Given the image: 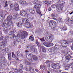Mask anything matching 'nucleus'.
<instances>
[{
    "mask_svg": "<svg viewBox=\"0 0 73 73\" xmlns=\"http://www.w3.org/2000/svg\"><path fill=\"white\" fill-rule=\"evenodd\" d=\"M29 21V20L27 18H23L22 19V23L23 24H24L25 26L27 28H32L33 25H32L31 23L29 22H27Z\"/></svg>",
    "mask_w": 73,
    "mask_h": 73,
    "instance_id": "nucleus-1",
    "label": "nucleus"
},
{
    "mask_svg": "<svg viewBox=\"0 0 73 73\" xmlns=\"http://www.w3.org/2000/svg\"><path fill=\"white\" fill-rule=\"evenodd\" d=\"M41 5L40 4H39L35 5L34 7V8H35V9H36V12L37 13L39 14L40 15V17H41L42 15L41 14V11H40V8H41Z\"/></svg>",
    "mask_w": 73,
    "mask_h": 73,
    "instance_id": "nucleus-2",
    "label": "nucleus"
},
{
    "mask_svg": "<svg viewBox=\"0 0 73 73\" xmlns=\"http://www.w3.org/2000/svg\"><path fill=\"white\" fill-rule=\"evenodd\" d=\"M50 27L52 28H53V29L55 28V27H56V24H57V23L56 21L53 20H51L50 21L49 23Z\"/></svg>",
    "mask_w": 73,
    "mask_h": 73,
    "instance_id": "nucleus-3",
    "label": "nucleus"
},
{
    "mask_svg": "<svg viewBox=\"0 0 73 73\" xmlns=\"http://www.w3.org/2000/svg\"><path fill=\"white\" fill-rule=\"evenodd\" d=\"M28 34L27 32L25 31H23L22 32L21 34V39L26 38L28 36Z\"/></svg>",
    "mask_w": 73,
    "mask_h": 73,
    "instance_id": "nucleus-4",
    "label": "nucleus"
},
{
    "mask_svg": "<svg viewBox=\"0 0 73 73\" xmlns=\"http://www.w3.org/2000/svg\"><path fill=\"white\" fill-rule=\"evenodd\" d=\"M57 46H54L55 48H50L48 49V51L50 52H52L53 53H55L57 51Z\"/></svg>",
    "mask_w": 73,
    "mask_h": 73,
    "instance_id": "nucleus-5",
    "label": "nucleus"
},
{
    "mask_svg": "<svg viewBox=\"0 0 73 73\" xmlns=\"http://www.w3.org/2000/svg\"><path fill=\"white\" fill-rule=\"evenodd\" d=\"M13 31H10L9 34V35L11 37V38H14L15 37V35H14V32H16V31L14 30V29H13Z\"/></svg>",
    "mask_w": 73,
    "mask_h": 73,
    "instance_id": "nucleus-6",
    "label": "nucleus"
},
{
    "mask_svg": "<svg viewBox=\"0 0 73 73\" xmlns=\"http://www.w3.org/2000/svg\"><path fill=\"white\" fill-rule=\"evenodd\" d=\"M64 44L67 45H69V43H71L72 42V39H69L64 41Z\"/></svg>",
    "mask_w": 73,
    "mask_h": 73,
    "instance_id": "nucleus-7",
    "label": "nucleus"
},
{
    "mask_svg": "<svg viewBox=\"0 0 73 73\" xmlns=\"http://www.w3.org/2000/svg\"><path fill=\"white\" fill-rule=\"evenodd\" d=\"M48 41L51 42H52V41H53V38H54V36L52 34H50L49 36H48Z\"/></svg>",
    "mask_w": 73,
    "mask_h": 73,
    "instance_id": "nucleus-8",
    "label": "nucleus"
},
{
    "mask_svg": "<svg viewBox=\"0 0 73 73\" xmlns=\"http://www.w3.org/2000/svg\"><path fill=\"white\" fill-rule=\"evenodd\" d=\"M6 45L5 43V41H2L1 42V44L0 45V50H1L2 48H4L5 45Z\"/></svg>",
    "mask_w": 73,
    "mask_h": 73,
    "instance_id": "nucleus-9",
    "label": "nucleus"
},
{
    "mask_svg": "<svg viewBox=\"0 0 73 73\" xmlns=\"http://www.w3.org/2000/svg\"><path fill=\"white\" fill-rule=\"evenodd\" d=\"M20 3L22 5H24L27 6V5H28V3H27L24 1H20Z\"/></svg>",
    "mask_w": 73,
    "mask_h": 73,
    "instance_id": "nucleus-10",
    "label": "nucleus"
},
{
    "mask_svg": "<svg viewBox=\"0 0 73 73\" xmlns=\"http://www.w3.org/2000/svg\"><path fill=\"white\" fill-rule=\"evenodd\" d=\"M20 15L22 16H24L27 15V13L25 11H21L20 12Z\"/></svg>",
    "mask_w": 73,
    "mask_h": 73,
    "instance_id": "nucleus-11",
    "label": "nucleus"
},
{
    "mask_svg": "<svg viewBox=\"0 0 73 73\" xmlns=\"http://www.w3.org/2000/svg\"><path fill=\"white\" fill-rule=\"evenodd\" d=\"M12 15H11L8 16L7 18V21H12Z\"/></svg>",
    "mask_w": 73,
    "mask_h": 73,
    "instance_id": "nucleus-12",
    "label": "nucleus"
},
{
    "mask_svg": "<svg viewBox=\"0 0 73 73\" xmlns=\"http://www.w3.org/2000/svg\"><path fill=\"white\" fill-rule=\"evenodd\" d=\"M1 61L3 63H4V64H6L7 62V60L4 57L2 58Z\"/></svg>",
    "mask_w": 73,
    "mask_h": 73,
    "instance_id": "nucleus-13",
    "label": "nucleus"
},
{
    "mask_svg": "<svg viewBox=\"0 0 73 73\" xmlns=\"http://www.w3.org/2000/svg\"><path fill=\"white\" fill-rule=\"evenodd\" d=\"M65 3V2L64 1H60L57 3V4L62 6V5H63Z\"/></svg>",
    "mask_w": 73,
    "mask_h": 73,
    "instance_id": "nucleus-14",
    "label": "nucleus"
},
{
    "mask_svg": "<svg viewBox=\"0 0 73 73\" xmlns=\"http://www.w3.org/2000/svg\"><path fill=\"white\" fill-rule=\"evenodd\" d=\"M12 24V21H8L7 23H5V24L6 25L7 27L8 26H11Z\"/></svg>",
    "mask_w": 73,
    "mask_h": 73,
    "instance_id": "nucleus-15",
    "label": "nucleus"
},
{
    "mask_svg": "<svg viewBox=\"0 0 73 73\" xmlns=\"http://www.w3.org/2000/svg\"><path fill=\"white\" fill-rule=\"evenodd\" d=\"M17 27H20V28H22L23 27V24H22V23L20 22L17 23Z\"/></svg>",
    "mask_w": 73,
    "mask_h": 73,
    "instance_id": "nucleus-16",
    "label": "nucleus"
},
{
    "mask_svg": "<svg viewBox=\"0 0 73 73\" xmlns=\"http://www.w3.org/2000/svg\"><path fill=\"white\" fill-rule=\"evenodd\" d=\"M3 13L0 14V21H3L4 20V17L3 16Z\"/></svg>",
    "mask_w": 73,
    "mask_h": 73,
    "instance_id": "nucleus-17",
    "label": "nucleus"
},
{
    "mask_svg": "<svg viewBox=\"0 0 73 73\" xmlns=\"http://www.w3.org/2000/svg\"><path fill=\"white\" fill-rule=\"evenodd\" d=\"M61 65L59 63H57L56 64V69H58L60 68Z\"/></svg>",
    "mask_w": 73,
    "mask_h": 73,
    "instance_id": "nucleus-18",
    "label": "nucleus"
},
{
    "mask_svg": "<svg viewBox=\"0 0 73 73\" xmlns=\"http://www.w3.org/2000/svg\"><path fill=\"white\" fill-rule=\"evenodd\" d=\"M29 12L31 14L35 13V11L33 9H30L29 10Z\"/></svg>",
    "mask_w": 73,
    "mask_h": 73,
    "instance_id": "nucleus-19",
    "label": "nucleus"
},
{
    "mask_svg": "<svg viewBox=\"0 0 73 73\" xmlns=\"http://www.w3.org/2000/svg\"><path fill=\"white\" fill-rule=\"evenodd\" d=\"M56 64H52L51 65V68H52L54 69H56Z\"/></svg>",
    "mask_w": 73,
    "mask_h": 73,
    "instance_id": "nucleus-20",
    "label": "nucleus"
},
{
    "mask_svg": "<svg viewBox=\"0 0 73 73\" xmlns=\"http://www.w3.org/2000/svg\"><path fill=\"white\" fill-rule=\"evenodd\" d=\"M43 45L47 47H49V43H48V42H45L43 43Z\"/></svg>",
    "mask_w": 73,
    "mask_h": 73,
    "instance_id": "nucleus-21",
    "label": "nucleus"
},
{
    "mask_svg": "<svg viewBox=\"0 0 73 73\" xmlns=\"http://www.w3.org/2000/svg\"><path fill=\"white\" fill-rule=\"evenodd\" d=\"M61 5H58V4H57L56 5V8H58V10L59 11H61Z\"/></svg>",
    "mask_w": 73,
    "mask_h": 73,
    "instance_id": "nucleus-22",
    "label": "nucleus"
},
{
    "mask_svg": "<svg viewBox=\"0 0 73 73\" xmlns=\"http://www.w3.org/2000/svg\"><path fill=\"white\" fill-rule=\"evenodd\" d=\"M12 70L13 71L15 72V73L19 72V69H17L16 68H12Z\"/></svg>",
    "mask_w": 73,
    "mask_h": 73,
    "instance_id": "nucleus-23",
    "label": "nucleus"
},
{
    "mask_svg": "<svg viewBox=\"0 0 73 73\" xmlns=\"http://www.w3.org/2000/svg\"><path fill=\"white\" fill-rule=\"evenodd\" d=\"M60 29H63V31H66L67 30V28H66V27L65 26H63V27H62Z\"/></svg>",
    "mask_w": 73,
    "mask_h": 73,
    "instance_id": "nucleus-24",
    "label": "nucleus"
},
{
    "mask_svg": "<svg viewBox=\"0 0 73 73\" xmlns=\"http://www.w3.org/2000/svg\"><path fill=\"white\" fill-rule=\"evenodd\" d=\"M8 53V54H10V53H11L9 52V49H8V48H5V53Z\"/></svg>",
    "mask_w": 73,
    "mask_h": 73,
    "instance_id": "nucleus-25",
    "label": "nucleus"
},
{
    "mask_svg": "<svg viewBox=\"0 0 73 73\" xmlns=\"http://www.w3.org/2000/svg\"><path fill=\"white\" fill-rule=\"evenodd\" d=\"M45 63L48 66H50V61L49 60H47L45 62Z\"/></svg>",
    "mask_w": 73,
    "mask_h": 73,
    "instance_id": "nucleus-26",
    "label": "nucleus"
},
{
    "mask_svg": "<svg viewBox=\"0 0 73 73\" xmlns=\"http://www.w3.org/2000/svg\"><path fill=\"white\" fill-rule=\"evenodd\" d=\"M33 59L34 60H35V61H37V60H38V58L35 55L33 56Z\"/></svg>",
    "mask_w": 73,
    "mask_h": 73,
    "instance_id": "nucleus-27",
    "label": "nucleus"
},
{
    "mask_svg": "<svg viewBox=\"0 0 73 73\" xmlns=\"http://www.w3.org/2000/svg\"><path fill=\"white\" fill-rule=\"evenodd\" d=\"M66 55L68 56H71L72 55V52H68L66 53Z\"/></svg>",
    "mask_w": 73,
    "mask_h": 73,
    "instance_id": "nucleus-28",
    "label": "nucleus"
},
{
    "mask_svg": "<svg viewBox=\"0 0 73 73\" xmlns=\"http://www.w3.org/2000/svg\"><path fill=\"white\" fill-rule=\"evenodd\" d=\"M29 71L32 73L34 71V69L33 68L30 67L29 68Z\"/></svg>",
    "mask_w": 73,
    "mask_h": 73,
    "instance_id": "nucleus-29",
    "label": "nucleus"
},
{
    "mask_svg": "<svg viewBox=\"0 0 73 73\" xmlns=\"http://www.w3.org/2000/svg\"><path fill=\"white\" fill-rule=\"evenodd\" d=\"M34 4H36V5H37V4H38V0H35L34 1Z\"/></svg>",
    "mask_w": 73,
    "mask_h": 73,
    "instance_id": "nucleus-30",
    "label": "nucleus"
},
{
    "mask_svg": "<svg viewBox=\"0 0 73 73\" xmlns=\"http://www.w3.org/2000/svg\"><path fill=\"white\" fill-rule=\"evenodd\" d=\"M12 56L13 58H16V56H15L13 52H12Z\"/></svg>",
    "mask_w": 73,
    "mask_h": 73,
    "instance_id": "nucleus-31",
    "label": "nucleus"
},
{
    "mask_svg": "<svg viewBox=\"0 0 73 73\" xmlns=\"http://www.w3.org/2000/svg\"><path fill=\"white\" fill-rule=\"evenodd\" d=\"M46 48L44 46L42 47V50L43 52H46Z\"/></svg>",
    "mask_w": 73,
    "mask_h": 73,
    "instance_id": "nucleus-32",
    "label": "nucleus"
},
{
    "mask_svg": "<svg viewBox=\"0 0 73 73\" xmlns=\"http://www.w3.org/2000/svg\"><path fill=\"white\" fill-rule=\"evenodd\" d=\"M31 14H28L27 15V17L29 19H31Z\"/></svg>",
    "mask_w": 73,
    "mask_h": 73,
    "instance_id": "nucleus-33",
    "label": "nucleus"
},
{
    "mask_svg": "<svg viewBox=\"0 0 73 73\" xmlns=\"http://www.w3.org/2000/svg\"><path fill=\"white\" fill-rule=\"evenodd\" d=\"M3 30L5 33H7V28L6 27L3 28Z\"/></svg>",
    "mask_w": 73,
    "mask_h": 73,
    "instance_id": "nucleus-34",
    "label": "nucleus"
},
{
    "mask_svg": "<svg viewBox=\"0 0 73 73\" xmlns=\"http://www.w3.org/2000/svg\"><path fill=\"white\" fill-rule=\"evenodd\" d=\"M66 61H67L68 62H69V60H70V58L68 57V56H66Z\"/></svg>",
    "mask_w": 73,
    "mask_h": 73,
    "instance_id": "nucleus-35",
    "label": "nucleus"
},
{
    "mask_svg": "<svg viewBox=\"0 0 73 73\" xmlns=\"http://www.w3.org/2000/svg\"><path fill=\"white\" fill-rule=\"evenodd\" d=\"M16 56H17V57H18V56L20 55V52H19V51H17L16 52Z\"/></svg>",
    "mask_w": 73,
    "mask_h": 73,
    "instance_id": "nucleus-36",
    "label": "nucleus"
},
{
    "mask_svg": "<svg viewBox=\"0 0 73 73\" xmlns=\"http://www.w3.org/2000/svg\"><path fill=\"white\" fill-rule=\"evenodd\" d=\"M29 40L31 39V41H33V40H34V37H32V36H30L29 37Z\"/></svg>",
    "mask_w": 73,
    "mask_h": 73,
    "instance_id": "nucleus-37",
    "label": "nucleus"
},
{
    "mask_svg": "<svg viewBox=\"0 0 73 73\" xmlns=\"http://www.w3.org/2000/svg\"><path fill=\"white\" fill-rule=\"evenodd\" d=\"M4 40L5 42L7 40H9V37L7 36H6L4 38Z\"/></svg>",
    "mask_w": 73,
    "mask_h": 73,
    "instance_id": "nucleus-38",
    "label": "nucleus"
},
{
    "mask_svg": "<svg viewBox=\"0 0 73 73\" xmlns=\"http://www.w3.org/2000/svg\"><path fill=\"white\" fill-rule=\"evenodd\" d=\"M8 56L9 60H11V52L10 54H8Z\"/></svg>",
    "mask_w": 73,
    "mask_h": 73,
    "instance_id": "nucleus-39",
    "label": "nucleus"
},
{
    "mask_svg": "<svg viewBox=\"0 0 73 73\" xmlns=\"http://www.w3.org/2000/svg\"><path fill=\"white\" fill-rule=\"evenodd\" d=\"M51 7L52 8H57V5H53L51 6Z\"/></svg>",
    "mask_w": 73,
    "mask_h": 73,
    "instance_id": "nucleus-40",
    "label": "nucleus"
},
{
    "mask_svg": "<svg viewBox=\"0 0 73 73\" xmlns=\"http://www.w3.org/2000/svg\"><path fill=\"white\" fill-rule=\"evenodd\" d=\"M14 7V8H17L18 7H19V5H18V4H17V3L15 4Z\"/></svg>",
    "mask_w": 73,
    "mask_h": 73,
    "instance_id": "nucleus-41",
    "label": "nucleus"
},
{
    "mask_svg": "<svg viewBox=\"0 0 73 73\" xmlns=\"http://www.w3.org/2000/svg\"><path fill=\"white\" fill-rule=\"evenodd\" d=\"M16 41L17 42H20V41H21V40H20V38H16Z\"/></svg>",
    "mask_w": 73,
    "mask_h": 73,
    "instance_id": "nucleus-42",
    "label": "nucleus"
},
{
    "mask_svg": "<svg viewBox=\"0 0 73 73\" xmlns=\"http://www.w3.org/2000/svg\"><path fill=\"white\" fill-rule=\"evenodd\" d=\"M67 21L68 23H72V22H73V20H70V19H68Z\"/></svg>",
    "mask_w": 73,
    "mask_h": 73,
    "instance_id": "nucleus-43",
    "label": "nucleus"
},
{
    "mask_svg": "<svg viewBox=\"0 0 73 73\" xmlns=\"http://www.w3.org/2000/svg\"><path fill=\"white\" fill-rule=\"evenodd\" d=\"M14 9H15L16 11H19V10H20L19 9V7H15L14 8Z\"/></svg>",
    "mask_w": 73,
    "mask_h": 73,
    "instance_id": "nucleus-44",
    "label": "nucleus"
},
{
    "mask_svg": "<svg viewBox=\"0 0 73 73\" xmlns=\"http://www.w3.org/2000/svg\"><path fill=\"white\" fill-rule=\"evenodd\" d=\"M49 1H43L44 3L45 4H48Z\"/></svg>",
    "mask_w": 73,
    "mask_h": 73,
    "instance_id": "nucleus-45",
    "label": "nucleus"
},
{
    "mask_svg": "<svg viewBox=\"0 0 73 73\" xmlns=\"http://www.w3.org/2000/svg\"><path fill=\"white\" fill-rule=\"evenodd\" d=\"M45 40H46V41H48V42H49V38L48 37V36H46L45 38Z\"/></svg>",
    "mask_w": 73,
    "mask_h": 73,
    "instance_id": "nucleus-46",
    "label": "nucleus"
},
{
    "mask_svg": "<svg viewBox=\"0 0 73 73\" xmlns=\"http://www.w3.org/2000/svg\"><path fill=\"white\" fill-rule=\"evenodd\" d=\"M1 53H5V49H3L2 51H1Z\"/></svg>",
    "mask_w": 73,
    "mask_h": 73,
    "instance_id": "nucleus-47",
    "label": "nucleus"
},
{
    "mask_svg": "<svg viewBox=\"0 0 73 73\" xmlns=\"http://www.w3.org/2000/svg\"><path fill=\"white\" fill-rule=\"evenodd\" d=\"M44 37H43V38H40L39 39L41 41L43 42V41H45V40H44Z\"/></svg>",
    "mask_w": 73,
    "mask_h": 73,
    "instance_id": "nucleus-48",
    "label": "nucleus"
},
{
    "mask_svg": "<svg viewBox=\"0 0 73 73\" xmlns=\"http://www.w3.org/2000/svg\"><path fill=\"white\" fill-rule=\"evenodd\" d=\"M25 63L26 65H29L30 64V63L29 62H28L27 61V60H25Z\"/></svg>",
    "mask_w": 73,
    "mask_h": 73,
    "instance_id": "nucleus-49",
    "label": "nucleus"
},
{
    "mask_svg": "<svg viewBox=\"0 0 73 73\" xmlns=\"http://www.w3.org/2000/svg\"><path fill=\"white\" fill-rule=\"evenodd\" d=\"M23 70L20 69H18V72H20V73H23Z\"/></svg>",
    "mask_w": 73,
    "mask_h": 73,
    "instance_id": "nucleus-50",
    "label": "nucleus"
},
{
    "mask_svg": "<svg viewBox=\"0 0 73 73\" xmlns=\"http://www.w3.org/2000/svg\"><path fill=\"white\" fill-rule=\"evenodd\" d=\"M8 2H7V1H6L5 7H8Z\"/></svg>",
    "mask_w": 73,
    "mask_h": 73,
    "instance_id": "nucleus-51",
    "label": "nucleus"
},
{
    "mask_svg": "<svg viewBox=\"0 0 73 73\" xmlns=\"http://www.w3.org/2000/svg\"><path fill=\"white\" fill-rule=\"evenodd\" d=\"M19 67L21 68V69H23V65L22 64H21L19 65Z\"/></svg>",
    "mask_w": 73,
    "mask_h": 73,
    "instance_id": "nucleus-52",
    "label": "nucleus"
},
{
    "mask_svg": "<svg viewBox=\"0 0 73 73\" xmlns=\"http://www.w3.org/2000/svg\"><path fill=\"white\" fill-rule=\"evenodd\" d=\"M17 15H13V19H16L17 17Z\"/></svg>",
    "mask_w": 73,
    "mask_h": 73,
    "instance_id": "nucleus-53",
    "label": "nucleus"
},
{
    "mask_svg": "<svg viewBox=\"0 0 73 73\" xmlns=\"http://www.w3.org/2000/svg\"><path fill=\"white\" fill-rule=\"evenodd\" d=\"M70 64H67L66 65V68H69L70 67Z\"/></svg>",
    "mask_w": 73,
    "mask_h": 73,
    "instance_id": "nucleus-54",
    "label": "nucleus"
},
{
    "mask_svg": "<svg viewBox=\"0 0 73 73\" xmlns=\"http://www.w3.org/2000/svg\"><path fill=\"white\" fill-rule=\"evenodd\" d=\"M53 44L52 43H50L49 44V47H50V46H53Z\"/></svg>",
    "mask_w": 73,
    "mask_h": 73,
    "instance_id": "nucleus-55",
    "label": "nucleus"
},
{
    "mask_svg": "<svg viewBox=\"0 0 73 73\" xmlns=\"http://www.w3.org/2000/svg\"><path fill=\"white\" fill-rule=\"evenodd\" d=\"M10 5V6L11 9H13V4H11Z\"/></svg>",
    "mask_w": 73,
    "mask_h": 73,
    "instance_id": "nucleus-56",
    "label": "nucleus"
},
{
    "mask_svg": "<svg viewBox=\"0 0 73 73\" xmlns=\"http://www.w3.org/2000/svg\"><path fill=\"white\" fill-rule=\"evenodd\" d=\"M33 52H36L37 51V49L36 48H33Z\"/></svg>",
    "mask_w": 73,
    "mask_h": 73,
    "instance_id": "nucleus-57",
    "label": "nucleus"
},
{
    "mask_svg": "<svg viewBox=\"0 0 73 73\" xmlns=\"http://www.w3.org/2000/svg\"><path fill=\"white\" fill-rule=\"evenodd\" d=\"M51 16L52 17H55L56 15H54V14H51Z\"/></svg>",
    "mask_w": 73,
    "mask_h": 73,
    "instance_id": "nucleus-58",
    "label": "nucleus"
},
{
    "mask_svg": "<svg viewBox=\"0 0 73 73\" xmlns=\"http://www.w3.org/2000/svg\"><path fill=\"white\" fill-rule=\"evenodd\" d=\"M29 61H31V62H32L33 61V58H31V59L29 60Z\"/></svg>",
    "mask_w": 73,
    "mask_h": 73,
    "instance_id": "nucleus-59",
    "label": "nucleus"
},
{
    "mask_svg": "<svg viewBox=\"0 0 73 73\" xmlns=\"http://www.w3.org/2000/svg\"><path fill=\"white\" fill-rule=\"evenodd\" d=\"M4 36H1V38H0V40H3V38H4Z\"/></svg>",
    "mask_w": 73,
    "mask_h": 73,
    "instance_id": "nucleus-60",
    "label": "nucleus"
},
{
    "mask_svg": "<svg viewBox=\"0 0 73 73\" xmlns=\"http://www.w3.org/2000/svg\"><path fill=\"white\" fill-rule=\"evenodd\" d=\"M68 13H70V15H72V13H73L72 11H71H71H68Z\"/></svg>",
    "mask_w": 73,
    "mask_h": 73,
    "instance_id": "nucleus-61",
    "label": "nucleus"
},
{
    "mask_svg": "<svg viewBox=\"0 0 73 73\" xmlns=\"http://www.w3.org/2000/svg\"><path fill=\"white\" fill-rule=\"evenodd\" d=\"M33 54H29V56H30V57H33Z\"/></svg>",
    "mask_w": 73,
    "mask_h": 73,
    "instance_id": "nucleus-62",
    "label": "nucleus"
},
{
    "mask_svg": "<svg viewBox=\"0 0 73 73\" xmlns=\"http://www.w3.org/2000/svg\"><path fill=\"white\" fill-rule=\"evenodd\" d=\"M45 69V66L43 65L42 66V69L44 70Z\"/></svg>",
    "mask_w": 73,
    "mask_h": 73,
    "instance_id": "nucleus-63",
    "label": "nucleus"
},
{
    "mask_svg": "<svg viewBox=\"0 0 73 73\" xmlns=\"http://www.w3.org/2000/svg\"><path fill=\"white\" fill-rule=\"evenodd\" d=\"M36 44H37L38 46H39V44H38V42L37 40L36 41Z\"/></svg>",
    "mask_w": 73,
    "mask_h": 73,
    "instance_id": "nucleus-64",
    "label": "nucleus"
}]
</instances>
